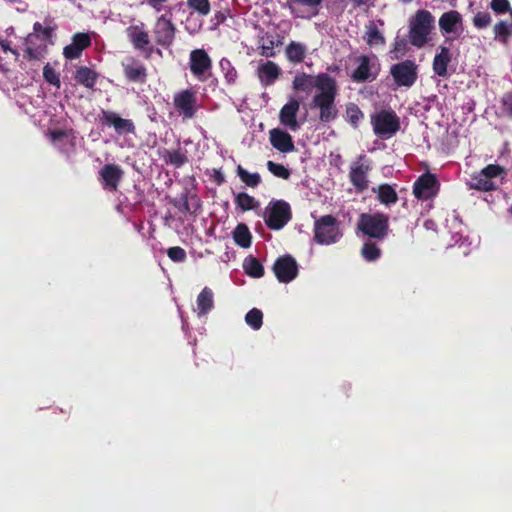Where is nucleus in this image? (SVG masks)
<instances>
[{
	"instance_id": "obj_1",
	"label": "nucleus",
	"mask_w": 512,
	"mask_h": 512,
	"mask_svg": "<svg viewBox=\"0 0 512 512\" xmlns=\"http://www.w3.org/2000/svg\"><path fill=\"white\" fill-rule=\"evenodd\" d=\"M435 19L427 10H418L409 20V41L415 47H423L430 40Z\"/></svg>"
},
{
	"instance_id": "obj_2",
	"label": "nucleus",
	"mask_w": 512,
	"mask_h": 512,
	"mask_svg": "<svg viewBox=\"0 0 512 512\" xmlns=\"http://www.w3.org/2000/svg\"><path fill=\"white\" fill-rule=\"evenodd\" d=\"M55 28L50 22L34 24L33 32L26 39V55L29 59H40L43 56Z\"/></svg>"
},
{
	"instance_id": "obj_3",
	"label": "nucleus",
	"mask_w": 512,
	"mask_h": 512,
	"mask_svg": "<svg viewBox=\"0 0 512 512\" xmlns=\"http://www.w3.org/2000/svg\"><path fill=\"white\" fill-rule=\"evenodd\" d=\"M358 230L369 238L381 241L389 233V217L380 212L362 213L357 223Z\"/></svg>"
},
{
	"instance_id": "obj_4",
	"label": "nucleus",
	"mask_w": 512,
	"mask_h": 512,
	"mask_svg": "<svg viewBox=\"0 0 512 512\" xmlns=\"http://www.w3.org/2000/svg\"><path fill=\"white\" fill-rule=\"evenodd\" d=\"M342 233L338 220L332 215H324L314 222V241L320 245H331L339 241Z\"/></svg>"
},
{
	"instance_id": "obj_5",
	"label": "nucleus",
	"mask_w": 512,
	"mask_h": 512,
	"mask_svg": "<svg viewBox=\"0 0 512 512\" xmlns=\"http://www.w3.org/2000/svg\"><path fill=\"white\" fill-rule=\"evenodd\" d=\"M291 219V206L285 200H271L265 208L264 221L271 230H281Z\"/></svg>"
},
{
	"instance_id": "obj_6",
	"label": "nucleus",
	"mask_w": 512,
	"mask_h": 512,
	"mask_svg": "<svg viewBox=\"0 0 512 512\" xmlns=\"http://www.w3.org/2000/svg\"><path fill=\"white\" fill-rule=\"evenodd\" d=\"M371 124L375 135L387 139L400 129V121L393 110H381L371 116Z\"/></svg>"
},
{
	"instance_id": "obj_7",
	"label": "nucleus",
	"mask_w": 512,
	"mask_h": 512,
	"mask_svg": "<svg viewBox=\"0 0 512 512\" xmlns=\"http://www.w3.org/2000/svg\"><path fill=\"white\" fill-rule=\"evenodd\" d=\"M98 121L102 126L112 127L119 135L135 134L136 127L132 120L124 119L116 112L102 109L98 114Z\"/></svg>"
},
{
	"instance_id": "obj_8",
	"label": "nucleus",
	"mask_w": 512,
	"mask_h": 512,
	"mask_svg": "<svg viewBox=\"0 0 512 512\" xmlns=\"http://www.w3.org/2000/svg\"><path fill=\"white\" fill-rule=\"evenodd\" d=\"M440 189V183L437 177L432 173L420 175L413 184V195L421 201H427L434 198Z\"/></svg>"
},
{
	"instance_id": "obj_9",
	"label": "nucleus",
	"mask_w": 512,
	"mask_h": 512,
	"mask_svg": "<svg viewBox=\"0 0 512 512\" xmlns=\"http://www.w3.org/2000/svg\"><path fill=\"white\" fill-rule=\"evenodd\" d=\"M272 269L276 278L281 283H289L298 275V264L289 254L278 257Z\"/></svg>"
},
{
	"instance_id": "obj_10",
	"label": "nucleus",
	"mask_w": 512,
	"mask_h": 512,
	"mask_svg": "<svg viewBox=\"0 0 512 512\" xmlns=\"http://www.w3.org/2000/svg\"><path fill=\"white\" fill-rule=\"evenodd\" d=\"M189 66L192 74L200 80H204L211 75L212 61L204 49L191 51Z\"/></svg>"
},
{
	"instance_id": "obj_11",
	"label": "nucleus",
	"mask_w": 512,
	"mask_h": 512,
	"mask_svg": "<svg viewBox=\"0 0 512 512\" xmlns=\"http://www.w3.org/2000/svg\"><path fill=\"white\" fill-rule=\"evenodd\" d=\"M364 155H360L356 161L351 164L349 171V180L355 187L356 191L364 192L369 185L368 173L371 167L368 163H364Z\"/></svg>"
},
{
	"instance_id": "obj_12",
	"label": "nucleus",
	"mask_w": 512,
	"mask_h": 512,
	"mask_svg": "<svg viewBox=\"0 0 512 512\" xmlns=\"http://www.w3.org/2000/svg\"><path fill=\"white\" fill-rule=\"evenodd\" d=\"M322 0H287V5L293 16L311 19L318 15Z\"/></svg>"
},
{
	"instance_id": "obj_13",
	"label": "nucleus",
	"mask_w": 512,
	"mask_h": 512,
	"mask_svg": "<svg viewBox=\"0 0 512 512\" xmlns=\"http://www.w3.org/2000/svg\"><path fill=\"white\" fill-rule=\"evenodd\" d=\"M357 68L352 77L356 81H366L376 78L379 65L376 56H360L357 58Z\"/></svg>"
},
{
	"instance_id": "obj_14",
	"label": "nucleus",
	"mask_w": 512,
	"mask_h": 512,
	"mask_svg": "<svg viewBox=\"0 0 512 512\" xmlns=\"http://www.w3.org/2000/svg\"><path fill=\"white\" fill-rule=\"evenodd\" d=\"M175 26L170 18L165 15L160 16L154 26V35L159 45L168 47L175 38Z\"/></svg>"
},
{
	"instance_id": "obj_15",
	"label": "nucleus",
	"mask_w": 512,
	"mask_h": 512,
	"mask_svg": "<svg viewBox=\"0 0 512 512\" xmlns=\"http://www.w3.org/2000/svg\"><path fill=\"white\" fill-rule=\"evenodd\" d=\"M123 174L124 172L119 165L106 164L99 171V180L104 189L117 191Z\"/></svg>"
},
{
	"instance_id": "obj_16",
	"label": "nucleus",
	"mask_w": 512,
	"mask_h": 512,
	"mask_svg": "<svg viewBox=\"0 0 512 512\" xmlns=\"http://www.w3.org/2000/svg\"><path fill=\"white\" fill-rule=\"evenodd\" d=\"M391 74L398 85L411 86L416 79V66L412 61H404L394 65Z\"/></svg>"
},
{
	"instance_id": "obj_17",
	"label": "nucleus",
	"mask_w": 512,
	"mask_h": 512,
	"mask_svg": "<svg viewBox=\"0 0 512 512\" xmlns=\"http://www.w3.org/2000/svg\"><path fill=\"white\" fill-rule=\"evenodd\" d=\"M91 45V37L87 33H76L72 42L65 46L63 55L66 59L73 60L81 56L82 52Z\"/></svg>"
},
{
	"instance_id": "obj_18",
	"label": "nucleus",
	"mask_w": 512,
	"mask_h": 512,
	"mask_svg": "<svg viewBox=\"0 0 512 512\" xmlns=\"http://www.w3.org/2000/svg\"><path fill=\"white\" fill-rule=\"evenodd\" d=\"M299 107L300 103L295 98H290V101L281 108L279 113L280 123L292 131H296L300 126L296 118Z\"/></svg>"
},
{
	"instance_id": "obj_19",
	"label": "nucleus",
	"mask_w": 512,
	"mask_h": 512,
	"mask_svg": "<svg viewBox=\"0 0 512 512\" xmlns=\"http://www.w3.org/2000/svg\"><path fill=\"white\" fill-rule=\"evenodd\" d=\"M271 145L281 153L294 151L295 146L292 136L280 128H274L269 131Z\"/></svg>"
},
{
	"instance_id": "obj_20",
	"label": "nucleus",
	"mask_w": 512,
	"mask_h": 512,
	"mask_svg": "<svg viewBox=\"0 0 512 512\" xmlns=\"http://www.w3.org/2000/svg\"><path fill=\"white\" fill-rule=\"evenodd\" d=\"M439 27L443 34H454L462 30V16L458 11L451 10L439 18Z\"/></svg>"
},
{
	"instance_id": "obj_21",
	"label": "nucleus",
	"mask_w": 512,
	"mask_h": 512,
	"mask_svg": "<svg viewBox=\"0 0 512 512\" xmlns=\"http://www.w3.org/2000/svg\"><path fill=\"white\" fill-rule=\"evenodd\" d=\"M334 100L335 98H313V107L319 108L322 122H330L337 117L338 110Z\"/></svg>"
},
{
	"instance_id": "obj_22",
	"label": "nucleus",
	"mask_w": 512,
	"mask_h": 512,
	"mask_svg": "<svg viewBox=\"0 0 512 512\" xmlns=\"http://www.w3.org/2000/svg\"><path fill=\"white\" fill-rule=\"evenodd\" d=\"M384 25L383 21H372L366 26L364 39L370 47H378L385 45V37L380 30Z\"/></svg>"
},
{
	"instance_id": "obj_23",
	"label": "nucleus",
	"mask_w": 512,
	"mask_h": 512,
	"mask_svg": "<svg viewBox=\"0 0 512 512\" xmlns=\"http://www.w3.org/2000/svg\"><path fill=\"white\" fill-rule=\"evenodd\" d=\"M280 74V67L272 61L263 62L257 68L258 78L261 81V83L265 85H270L274 83V81L280 76Z\"/></svg>"
},
{
	"instance_id": "obj_24",
	"label": "nucleus",
	"mask_w": 512,
	"mask_h": 512,
	"mask_svg": "<svg viewBox=\"0 0 512 512\" xmlns=\"http://www.w3.org/2000/svg\"><path fill=\"white\" fill-rule=\"evenodd\" d=\"M126 32L130 41L136 48L142 49L149 44V36L148 33L144 30L143 23L129 26Z\"/></svg>"
},
{
	"instance_id": "obj_25",
	"label": "nucleus",
	"mask_w": 512,
	"mask_h": 512,
	"mask_svg": "<svg viewBox=\"0 0 512 512\" xmlns=\"http://www.w3.org/2000/svg\"><path fill=\"white\" fill-rule=\"evenodd\" d=\"M373 192L377 193L378 201L386 206L395 204L398 201L397 192L389 184H381L373 188Z\"/></svg>"
},
{
	"instance_id": "obj_26",
	"label": "nucleus",
	"mask_w": 512,
	"mask_h": 512,
	"mask_svg": "<svg viewBox=\"0 0 512 512\" xmlns=\"http://www.w3.org/2000/svg\"><path fill=\"white\" fill-rule=\"evenodd\" d=\"M214 307L213 291L204 287L197 296V308L199 315H206Z\"/></svg>"
},
{
	"instance_id": "obj_27",
	"label": "nucleus",
	"mask_w": 512,
	"mask_h": 512,
	"mask_svg": "<svg viewBox=\"0 0 512 512\" xmlns=\"http://www.w3.org/2000/svg\"><path fill=\"white\" fill-rule=\"evenodd\" d=\"M451 60V54L448 48L441 47L440 52L434 57L433 70L439 76L447 73V66Z\"/></svg>"
},
{
	"instance_id": "obj_28",
	"label": "nucleus",
	"mask_w": 512,
	"mask_h": 512,
	"mask_svg": "<svg viewBox=\"0 0 512 512\" xmlns=\"http://www.w3.org/2000/svg\"><path fill=\"white\" fill-rule=\"evenodd\" d=\"M98 75L97 73L89 67L80 66L76 69L75 72V80L77 83L87 87L92 88L96 82Z\"/></svg>"
},
{
	"instance_id": "obj_29",
	"label": "nucleus",
	"mask_w": 512,
	"mask_h": 512,
	"mask_svg": "<svg viewBox=\"0 0 512 512\" xmlns=\"http://www.w3.org/2000/svg\"><path fill=\"white\" fill-rule=\"evenodd\" d=\"M234 242L242 247L248 248L252 244V236L249 228L244 223H239L232 232Z\"/></svg>"
},
{
	"instance_id": "obj_30",
	"label": "nucleus",
	"mask_w": 512,
	"mask_h": 512,
	"mask_svg": "<svg viewBox=\"0 0 512 512\" xmlns=\"http://www.w3.org/2000/svg\"><path fill=\"white\" fill-rule=\"evenodd\" d=\"M174 106L183 118H192L195 114L196 98H174Z\"/></svg>"
},
{
	"instance_id": "obj_31",
	"label": "nucleus",
	"mask_w": 512,
	"mask_h": 512,
	"mask_svg": "<svg viewBox=\"0 0 512 512\" xmlns=\"http://www.w3.org/2000/svg\"><path fill=\"white\" fill-rule=\"evenodd\" d=\"M314 87L321 92L320 96H334L336 93L335 81L325 74L315 76Z\"/></svg>"
},
{
	"instance_id": "obj_32",
	"label": "nucleus",
	"mask_w": 512,
	"mask_h": 512,
	"mask_svg": "<svg viewBox=\"0 0 512 512\" xmlns=\"http://www.w3.org/2000/svg\"><path fill=\"white\" fill-rule=\"evenodd\" d=\"M306 51L305 45L295 41L290 42L285 49L287 59L293 63L302 62L306 56Z\"/></svg>"
},
{
	"instance_id": "obj_33",
	"label": "nucleus",
	"mask_w": 512,
	"mask_h": 512,
	"mask_svg": "<svg viewBox=\"0 0 512 512\" xmlns=\"http://www.w3.org/2000/svg\"><path fill=\"white\" fill-rule=\"evenodd\" d=\"M245 273L252 278H261L264 275V267L260 261L253 257L248 256L243 262Z\"/></svg>"
},
{
	"instance_id": "obj_34",
	"label": "nucleus",
	"mask_w": 512,
	"mask_h": 512,
	"mask_svg": "<svg viewBox=\"0 0 512 512\" xmlns=\"http://www.w3.org/2000/svg\"><path fill=\"white\" fill-rule=\"evenodd\" d=\"M315 86V76L298 74L293 80V87L297 92L311 93Z\"/></svg>"
},
{
	"instance_id": "obj_35",
	"label": "nucleus",
	"mask_w": 512,
	"mask_h": 512,
	"mask_svg": "<svg viewBox=\"0 0 512 512\" xmlns=\"http://www.w3.org/2000/svg\"><path fill=\"white\" fill-rule=\"evenodd\" d=\"M234 202L236 207L243 212L254 210L259 206V202L253 196H250L245 192L236 194Z\"/></svg>"
},
{
	"instance_id": "obj_36",
	"label": "nucleus",
	"mask_w": 512,
	"mask_h": 512,
	"mask_svg": "<svg viewBox=\"0 0 512 512\" xmlns=\"http://www.w3.org/2000/svg\"><path fill=\"white\" fill-rule=\"evenodd\" d=\"M494 39L502 44H507L509 37L512 36V27L506 21L501 20L493 27Z\"/></svg>"
},
{
	"instance_id": "obj_37",
	"label": "nucleus",
	"mask_w": 512,
	"mask_h": 512,
	"mask_svg": "<svg viewBox=\"0 0 512 512\" xmlns=\"http://www.w3.org/2000/svg\"><path fill=\"white\" fill-rule=\"evenodd\" d=\"M237 175L248 187L255 188L261 183V176L259 173H249L241 165H238L237 167Z\"/></svg>"
},
{
	"instance_id": "obj_38",
	"label": "nucleus",
	"mask_w": 512,
	"mask_h": 512,
	"mask_svg": "<svg viewBox=\"0 0 512 512\" xmlns=\"http://www.w3.org/2000/svg\"><path fill=\"white\" fill-rule=\"evenodd\" d=\"M471 187L480 191H492L496 189L492 180L486 178L481 172L472 177Z\"/></svg>"
},
{
	"instance_id": "obj_39",
	"label": "nucleus",
	"mask_w": 512,
	"mask_h": 512,
	"mask_svg": "<svg viewBox=\"0 0 512 512\" xmlns=\"http://www.w3.org/2000/svg\"><path fill=\"white\" fill-rule=\"evenodd\" d=\"M361 255L367 261H375L381 256V249L377 246L375 242L366 241L361 249Z\"/></svg>"
},
{
	"instance_id": "obj_40",
	"label": "nucleus",
	"mask_w": 512,
	"mask_h": 512,
	"mask_svg": "<svg viewBox=\"0 0 512 512\" xmlns=\"http://www.w3.org/2000/svg\"><path fill=\"white\" fill-rule=\"evenodd\" d=\"M125 74L131 80H142L146 76L143 65L135 61L125 65Z\"/></svg>"
},
{
	"instance_id": "obj_41",
	"label": "nucleus",
	"mask_w": 512,
	"mask_h": 512,
	"mask_svg": "<svg viewBox=\"0 0 512 512\" xmlns=\"http://www.w3.org/2000/svg\"><path fill=\"white\" fill-rule=\"evenodd\" d=\"M364 114L360 110V108L354 104L350 103L346 107V120L350 123L354 128H357L359 122L363 119Z\"/></svg>"
},
{
	"instance_id": "obj_42",
	"label": "nucleus",
	"mask_w": 512,
	"mask_h": 512,
	"mask_svg": "<svg viewBox=\"0 0 512 512\" xmlns=\"http://www.w3.org/2000/svg\"><path fill=\"white\" fill-rule=\"evenodd\" d=\"M245 322L254 330H259L263 324V313L258 308H252L245 315Z\"/></svg>"
},
{
	"instance_id": "obj_43",
	"label": "nucleus",
	"mask_w": 512,
	"mask_h": 512,
	"mask_svg": "<svg viewBox=\"0 0 512 512\" xmlns=\"http://www.w3.org/2000/svg\"><path fill=\"white\" fill-rule=\"evenodd\" d=\"M221 71L224 74L225 80L228 84H234L237 78V71L233 67L232 63L226 59L222 58L219 62Z\"/></svg>"
},
{
	"instance_id": "obj_44",
	"label": "nucleus",
	"mask_w": 512,
	"mask_h": 512,
	"mask_svg": "<svg viewBox=\"0 0 512 512\" xmlns=\"http://www.w3.org/2000/svg\"><path fill=\"white\" fill-rule=\"evenodd\" d=\"M167 163L179 168L182 167L185 163L188 162V158L181 149L168 151L167 156L165 157Z\"/></svg>"
},
{
	"instance_id": "obj_45",
	"label": "nucleus",
	"mask_w": 512,
	"mask_h": 512,
	"mask_svg": "<svg viewBox=\"0 0 512 512\" xmlns=\"http://www.w3.org/2000/svg\"><path fill=\"white\" fill-rule=\"evenodd\" d=\"M408 51V43L405 39L397 38L394 42L393 49L390 51V57L393 60L403 57Z\"/></svg>"
},
{
	"instance_id": "obj_46",
	"label": "nucleus",
	"mask_w": 512,
	"mask_h": 512,
	"mask_svg": "<svg viewBox=\"0 0 512 512\" xmlns=\"http://www.w3.org/2000/svg\"><path fill=\"white\" fill-rule=\"evenodd\" d=\"M268 170L276 177L287 180L290 177V171L284 165L273 161L267 162Z\"/></svg>"
},
{
	"instance_id": "obj_47",
	"label": "nucleus",
	"mask_w": 512,
	"mask_h": 512,
	"mask_svg": "<svg viewBox=\"0 0 512 512\" xmlns=\"http://www.w3.org/2000/svg\"><path fill=\"white\" fill-rule=\"evenodd\" d=\"M187 5L202 16H206L210 12L209 0H187Z\"/></svg>"
},
{
	"instance_id": "obj_48",
	"label": "nucleus",
	"mask_w": 512,
	"mask_h": 512,
	"mask_svg": "<svg viewBox=\"0 0 512 512\" xmlns=\"http://www.w3.org/2000/svg\"><path fill=\"white\" fill-rule=\"evenodd\" d=\"M167 255L171 261L176 263L184 262L187 257L186 251L179 246L170 247L167 250Z\"/></svg>"
},
{
	"instance_id": "obj_49",
	"label": "nucleus",
	"mask_w": 512,
	"mask_h": 512,
	"mask_svg": "<svg viewBox=\"0 0 512 512\" xmlns=\"http://www.w3.org/2000/svg\"><path fill=\"white\" fill-rule=\"evenodd\" d=\"M490 8L496 14H504L506 12L511 13L512 10L509 0H491Z\"/></svg>"
},
{
	"instance_id": "obj_50",
	"label": "nucleus",
	"mask_w": 512,
	"mask_h": 512,
	"mask_svg": "<svg viewBox=\"0 0 512 512\" xmlns=\"http://www.w3.org/2000/svg\"><path fill=\"white\" fill-rule=\"evenodd\" d=\"M43 75H44L45 80L48 83H50L56 87H60L59 75L49 64L44 66Z\"/></svg>"
},
{
	"instance_id": "obj_51",
	"label": "nucleus",
	"mask_w": 512,
	"mask_h": 512,
	"mask_svg": "<svg viewBox=\"0 0 512 512\" xmlns=\"http://www.w3.org/2000/svg\"><path fill=\"white\" fill-rule=\"evenodd\" d=\"M492 19L488 12H478L473 18V24L477 28H485L490 25Z\"/></svg>"
},
{
	"instance_id": "obj_52",
	"label": "nucleus",
	"mask_w": 512,
	"mask_h": 512,
	"mask_svg": "<svg viewBox=\"0 0 512 512\" xmlns=\"http://www.w3.org/2000/svg\"><path fill=\"white\" fill-rule=\"evenodd\" d=\"M174 207H176L180 212H188L191 210L189 203V193L186 191L182 193L179 199H176L172 202Z\"/></svg>"
},
{
	"instance_id": "obj_53",
	"label": "nucleus",
	"mask_w": 512,
	"mask_h": 512,
	"mask_svg": "<svg viewBox=\"0 0 512 512\" xmlns=\"http://www.w3.org/2000/svg\"><path fill=\"white\" fill-rule=\"evenodd\" d=\"M503 172L504 168L496 164H489L481 170V173L484 174V176H486V178L490 180L501 175Z\"/></svg>"
},
{
	"instance_id": "obj_54",
	"label": "nucleus",
	"mask_w": 512,
	"mask_h": 512,
	"mask_svg": "<svg viewBox=\"0 0 512 512\" xmlns=\"http://www.w3.org/2000/svg\"><path fill=\"white\" fill-rule=\"evenodd\" d=\"M500 115L512 117V98H499Z\"/></svg>"
},
{
	"instance_id": "obj_55",
	"label": "nucleus",
	"mask_w": 512,
	"mask_h": 512,
	"mask_svg": "<svg viewBox=\"0 0 512 512\" xmlns=\"http://www.w3.org/2000/svg\"><path fill=\"white\" fill-rule=\"evenodd\" d=\"M47 135L52 142H58L68 137V132L62 129L49 130Z\"/></svg>"
},
{
	"instance_id": "obj_56",
	"label": "nucleus",
	"mask_w": 512,
	"mask_h": 512,
	"mask_svg": "<svg viewBox=\"0 0 512 512\" xmlns=\"http://www.w3.org/2000/svg\"><path fill=\"white\" fill-rule=\"evenodd\" d=\"M189 203H190L191 210L188 211V213H191V214H196L198 212V210H200L202 207L200 199L195 194L189 195Z\"/></svg>"
},
{
	"instance_id": "obj_57",
	"label": "nucleus",
	"mask_w": 512,
	"mask_h": 512,
	"mask_svg": "<svg viewBox=\"0 0 512 512\" xmlns=\"http://www.w3.org/2000/svg\"><path fill=\"white\" fill-rule=\"evenodd\" d=\"M260 54L264 57H274L275 56V51H274V43L273 41H271L269 43V45H265L263 44L261 47H260Z\"/></svg>"
},
{
	"instance_id": "obj_58",
	"label": "nucleus",
	"mask_w": 512,
	"mask_h": 512,
	"mask_svg": "<svg viewBox=\"0 0 512 512\" xmlns=\"http://www.w3.org/2000/svg\"><path fill=\"white\" fill-rule=\"evenodd\" d=\"M214 181L217 185H222L225 182V176L219 170L214 171Z\"/></svg>"
},
{
	"instance_id": "obj_59",
	"label": "nucleus",
	"mask_w": 512,
	"mask_h": 512,
	"mask_svg": "<svg viewBox=\"0 0 512 512\" xmlns=\"http://www.w3.org/2000/svg\"><path fill=\"white\" fill-rule=\"evenodd\" d=\"M167 0H148L149 5H151L157 11H160L162 8V4Z\"/></svg>"
},
{
	"instance_id": "obj_60",
	"label": "nucleus",
	"mask_w": 512,
	"mask_h": 512,
	"mask_svg": "<svg viewBox=\"0 0 512 512\" xmlns=\"http://www.w3.org/2000/svg\"><path fill=\"white\" fill-rule=\"evenodd\" d=\"M0 47L4 52L11 51L13 54L18 55L16 51L12 50L9 46V43L7 41L1 40L0 41Z\"/></svg>"
},
{
	"instance_id": "obj_61",
	"label": "nucleus",
	"mask_w": 512,
	"mask_h": 512,
	"mask_svg": "<svg viewBox=\"0 0 512 512\" xmlns=\"http://www.w3.org/2000/svg\"><path fill=\"white\" fill-rule=\"evenodd\" d=\"M181 96L186 97V96H190V95L188 94L187 91H185L184 93L181 94Z\"/></svg>"
},
{
	"instance_id": "obj_62",
	"label": "nucleus",
	"mask_w": 512,
	"mask_h": 512,
	"mask_svg": "<svg viewBox=\"0 0 512 512\" xmlns=\"http://www.w3.org/2000/svg\"><path fill=\"white\" fill-rule=\"evenodd\" d=\"M216 18L220 19L221 21H223V16H219V15H216Z\"/></svg>"
},
{
	"instance_id": "obj_63",
	"label": "nucleus",
	"mask_w": 512,
	"mask_h": 512,
	"mask_svg": "<svg viewBox=\"0 0 512 512\" xmlns=\"http://www.w3.org/2000/svg\"><path fill=\"white\" fill-rule=\"evenodd\" d=\"M216 18L220 19L221 21H223V16H219V15H216Z\"/></svg>"
}]
</instances>
